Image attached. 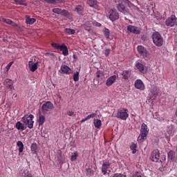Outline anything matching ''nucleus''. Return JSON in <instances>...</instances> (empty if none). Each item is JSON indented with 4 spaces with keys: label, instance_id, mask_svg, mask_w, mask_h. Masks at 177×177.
Segmentation results:
<instances>
[{
    "label": "nucleus",
    "instance_id": "5",
    "mask_svg": "<svg viewBox=\"0 0 177 177\" xmlns=\"http://www.w3.org/2000/svg\"><path fill=\"white\" fill-rule=\"evenodd\" d=\"M55 106L50 102V101L46 102L41 106V111L43 114H48V111L50 110H53Z\"/></svg>",
    "mask_w": 177,
    "mask_h": 177
},
{
    "label": "nucleus",
    "instance_id": "2",
    "mask_svg": "<svg viewBox=\"0 0 177 177\" xmlns=\"http://www.w3.org/2000/svg\"><path fill=\"white\" fill-rule=\"evenodd\" d=\"M152 39L156 46H162L164 44V39L158 32H156L152 35Z\"/></svg>",
    "mask_w": 177,
    "mask_h": 177
},
{
    "label": "nucleus",
    "instance_id": "29",
    "mask_svg": "<svg viewBox=\"0 0 177 177\" xmlns=\"http://www.w3.org/2000/svg\"><path fill=\"white\" fill-rule=\"evenodd\" d=\"M75 10L77 15H82L84 13V7L81 5H78L75 7Z\"/></svg>",
    "mask_w": 177,
    "mask_h": 177
},
{
    "label": "nucleus",
    "instance_id": "22",
    "mask_svg": "<svg viewBox=\"0 0 177 177\" xmlns=\"http://www.w3.org/2000/svg\"><path fill=\"white\" fill-rule=\"evenodd\" d=\"M47 3H51L53 5H57V3H64L66 0H44Z\"/></svg>",
    "mask_w": 177,
    "mask_h": 177
},
{
    "label": "nucleus",
    "instance_id": "18",
    "mask_svg": "<svg viewBox=\"0 0 177 177\" xmlns=\"http://www.w3.org/2000/svg\"><path fill=\"white\" fill-rule=\"evenodd\" d=\"M110 165L111 164L109 162H103L102 165V172L103 175H106V174H107V170L109 169V168H110Z\"/></svg>",
    "mask_w": 177,
    "mask_h": 177
},
{
    "label": "nucleus",
    "instance_id": "53",
    "mask_svg": "<svg viewBox=\"0 0 177 177\" xmlns=\"http://www.w3.org/2000/svg\"><path fill=\"white\" fill-rule=\"evenodd\" d=\"M126 3H127L129 8H132V6H133V4H132V3H131V1H128Z\"/></svg>",
    "mask_w": 177,
    "mask_h": 177
},
{
    "label": "nucleus",
    "instance_id": "49",
    "mask_svg": "<svg viewBox=\"0 0 177 177\" xmlns=\"http://www.w3.org/2000/svg\"><path fill=\"white\" fill-rule=\"evenodd\" d=\"M67 115H68L69 117H73V115H74V112L71 111H67Z\"/></svg>",
    "mask_w": 177,
    "mask_h": 177
},
{
    "label": "nucleus",
    "instance_id": "31",
    "mask_svg": "<svg viewBox=\"0 0 177 177\" xmlns=\"http://www.w3.org/2000/svg\"><path fill=\"white\" fill-rule=\"evenodd\" d=\"M16 128L19 131H20V129H21V131H24V129H26L24 124H23V123H21V122H17L16 123Z\"/></svg>",
    "mask_w": 177,
    "mask_h": 177
},
{
    "label": "nucleus",
    "instance_id": "48",
    "mask_svg": "<svg viewBox=\"0 0 177 177\" xmlns=\"http://www.w3.org/2000/svg\"><path fill=\"white\" fill-rule=\"evenodd\" d=\"M113 177H127V176L121 174H115Z\"/></svg>",
    "mask_w": 177,
    "mask_h": 177
},
{
    "label": "nucleus",
    "instance_id": "13",
    "mask_svg": "<svg viewBox=\"0 0 177 177\" xmlns=\"http://www.w3.org/2000/svg\"><path fill=\"white\" fill-rule=\"evenodd\" d=\"M175 23H176V17L175 15H171L166 20V26H168L169 27H174Z\"/></svg>",
    "mask_w": 177,
    "mask_h": 177
},
{
    "label": "nucleus",
    "instance_id": "30",
    "mask_svg": "<svg viewBox=\"0 0 177 177\" xmlns=\"http://www.w3.org/2000/svg\"><path fill=\"white\" fill-rule=\"evenodd\" d=\"M167 157L169 160H171V161H175V160H176L175 158V152L174 151H170L167 153Z\"/></svg>",
    "mask_w": 177,
    "mask_h": 177
},
{
    "label": "nucleus",
    "instance_id": "16",
    "mask_svg": "<svg viewBox=\"0 0 177 177\" xmlns=\"http://www.w3.org/2000/svg\"><path fill=\"white\" fill-rule=\"evenodd\" d=\"M158 93H160V88L157 86H153L151 89V96L153 99H156V97H157V96L158 95Z\"/></svg>",
    "mask_w": 177,
    "mask_h": 177
},
{
    "label": "nucleus",
    "instance_id": "38",
    "mask_svg": "<svg viewBox=\"0 0 177 177\" xmlns=\"http://www.w3.org/2000/svg\"><path fill=\"white\" fill-rule=\"evenodd\" d=\"M16 5H22L23 6H27V3L24 0H15Z\"/></svg>",
    "mask_w": 177,
    "mask_h": 177
},
{
    "label": "nucleus",
    "instance_id": "6",
    "mask_svg": "<svg viewBox=\"0 0 177 177\" xmlns=\"http://www.w3.org/2000/svg\"><path fill=\"white\" fill-rule=\"evenodd\" d=\"M109 19L111 21H115V20H118L120 19V14L117 12L115 8L111 9L109 11Z\"/></svg>",
    "mask_w": 177,
    "mask_h": 177
},
{
    "label": "nucleus",
    "instance_id": "19",
    "mask_svg": "<svg viewBox=\"0 0 177 177\" xmlns=\"http://www.w3.org/2000/svg\"><path fill=\"white\" fill-rule=\"evenodd\" d=\"M5 86L6 88H8L10 91H13L15 89V86H13V82L11 80L6 79Z\"/></svg>",
    "mask_w": 177,
    "mask_h": 177
},
{
    "label": "nucleus",
    "instance_id": "25",
    "mask_svg": "<svg viewBox=\"0 0 177 177\" xmlns=\"http://www.w3.org/2000/svg\"><path fill=\"white\" fill-rule=\"evenodd\" d=\"M88 3L91 8H95V9H97V1L88 0Z\"/></svg>",
    "mask_w": 177,
    "mask_h": 177
},
{
    "label": "nucleus",
    "instance_id": "43",
    "mask_svg": "<svg viewBox=\"0 0 177 177\" xmlns=\"http://www.w3.org/2000/svg\"><path fill=\"white\" fill-rule=\"evenodd\" d=\"M78 157V153L75 152L71 158V161H75L77 160V158Z\"/></svg>",
    "mask_w": 177,
    "mask_h": 177
},
{
    "label": "nucleus",
    "instance_id": "39",
    "mask_svg": "<svg viewBox=\"0 0 177 177\" xmlns=\"http://www.w3.org/2000/svg\"><path fill=\"white\" fill-rule=\"evenodd\" d=\"M96 77L97 78H101V80H102L103 77H104V72L102 71H98L96 73Z\"/></svg>",
    "mask_w": 177,
    "mask_h": 177
},
{
    "label": "nucleus",
    "instance_id": "54",
    "mask_svg": "<svg viewBox=\"0 0 177 177\" xmlns=\"http://www.w3.org/2000/svg\"><path fill=\"white\" fill-rule=\"evenodd\" d=\"M10 26H12V27L16 28V26H17V24L13 22V21H12Z\"/></svg>",
    "mask_w": 177,
    "mask_h": 177
},
{
    "label": "nucleus",
    "instance_id": "17",
    "mask_svg": "<svg viewBox=\"0 0 177 177\" xmlns=\"http://www.w3.org/2000/svg\"><path fill=\"white\" fill-rule=\"evenodd\" d=\"M127 30H129V32H133V34H140V30L138 29L137 27L132 25L127 26Z\"/></svg>",
    "mask_w": 177,
    "mask_h": 177
},
{
    "label": "nucleus",
    "instance_id": "52",
    "mask_svg": "<svg viewBox=\"0 0 177 177\" xmlns=\"http://www.w3.org/2000/svg\"><path fill=\"white\" fill-rule=\"evenodd\" d=\"M136 144H132L131 146L130 147V149H136Z\"/></svg>",
    "mask_w": 177,
    "mask_h": 177
},
{
    "label": "nucleus",
    "instance_id": "55",
    "mask_svg": "<svg viewBox=\"0 0 177 177\" xmlns=\"http://www.w3.org/2000/svg\"><path fill=\"white\" fill-rule=\"evenodd\" d=\"M122 2H124V3H127L129 1V0H122Z\"/></svg>",
    "mask_w": 177,
    "mask_h": 177
},
{
    "label": "nucleus",
    "instance_id": "47",
    "mask_svg": "<svg viewBox=\"0 0 177 177\" xmlns=\"http://www.w3.org/2000/svg\"><path fill=\"white\" fill-rule=\"evenodd\" d=\"M12 64H13V62H10L6 67L7 71H9L10 67H12Z\"/></svg>",
    "mask_w": 177,
    "mask_h": 177
},
{
    "label": "nucleus",
    "instance_id": "41",
    "mask_svg": "<svg viewBox=\"0 0 177 177\" xmlns=\"http://www.w3.org/2000/svg\"><path fill=\"white\" fill-rule=\"evenodd\" d=\"M104 34L106 38H107V39H109V38H110V30L108 28H105L104 30Z\"/></svg>",
    "mask_w": 177,
    "mask_h": 177
},
{
    "label": "nucleus",
    "instance_id": "59",
    "mask_svg": "<svg viewBox=\"0 0 177 177\" xmlns=\"http://www.w3.org/2000/svg\"><path fill=\"white\" fill-rule=\"evenodd\" d=\"M137 10H138V12H139V10H139V8H137Z\"/></svg>",
    "mask_w": 177,
    "mask_h": 177
},
{
    "label": "nucleus",
    "instance_id": "12",
    "mask_svg": "<svg viewBox=\"0 0 177 177\" xmlns=\"http://www.w3.org/2000/svg\"><path fill=\"white\" fill-rule=\"evenodd\" d=\"M117 9L119 12L123 13V15H129V10L121 3L117 5Z\"/></svg>",
    "mask_w": 177,
    "mask_h": 177
},
{
    "label": "nucleus",
    "instance_id": "15",
    "mask_svg": "<svg viewBox=\"0 0 177 177\" xmlns=\"http://www.w3.org/2000/svg\"><path fill=\"white\" fill-rule=\"evenodd\" d=\"M115 81H117V75H113L109 77L106 81V86H111V85H113Z\"/></svg>",
    "mask_w": 177,
    "mask_h": 177
},
{
    "label": "nucleus",
    "instance_id": "20",
    "mask_svg": "<svg viewBox=\"0 0 177 177\" xmlns=\"http://www.w3.org/2000/svg\"><path fill=\"white\" fill-rule=\"evenodd\" d=\"M28 66L30 68V71H32V73H34L37 68H38V62H35V64L32 62V61H30L28 62Z\"/></svg>",
    "mask_w": 177,
    "mask_h": 177
},
{
    "label": "nucleus",
    "instance_id": "58",
    "mask_svg": "<svg viewBox=\"0 0 177 177\" xmlns=\"http://www.w3.org/2000/svg\"><path fill=\"white\" fill-rule=\"evenodd\" d=\"M73 58L75 59V55H73Z\"/></svg>",
    "mask_w": 177,
    "mask_h": 177
},
{
    "label": "nucleus",
    "instance_id": "8",
    "mask_svg": "<svg viewBox=\"0 0 177 177\" xmlns=\"http://www.w3.org/2000/svg\"><path fill=\"white\" fill-rule=\"evenodd\" d=\"M59 72L61 73V74H66L67 75H70V74H73V69L68 67L67 65H62Z\"/></svg>",
    "mask_w": 177,
    "mask_h": 177
},
{
    "label": "nucleus",
    "instance_id": "32",
    "mask_svg": "<svg viewBox=\"0 0 177 177\" xmlns=\"http://www.w3.org/2000/svg\"><path fill=\"white\" fill-rule=\"evenodd\" d=\"M96 117V113H91V115H88L86 116L84 119H82L81 120V122H85V121H88V120H91V118H95Z\"/></svg>",
    "mask_w": 177,
    "mask_h": 177
},
{
    "label": "nucleus",
    "instance_id": "56",
    "mask_svg": "<svg viewBox=\"0 0 177 177\" xmlns=\"http://www.w3.org/2000/svg\"><path fill=\"white\" fill-rule=\"evenodd\" d=\"M131 150H132L133 154H135V153H136V149H131Z\"/></svg>",
    "mask_w": 177,
    "mask_h": 177
},
{
    "label": "nucleus",
    "instance_id": "51",
    "mask_svg": "<svg viewBox=\"0 0 177 177\" xmlns=\"http://www.w3.org/2000/svg\"><path fill=\"white\" fill-rule=\"evenodd\" d=\"M133 177H142V174L140 172H136L134 175Z\"/></svg>",
    "mask_w": 177,
    "mask_h": 177
},
{
    "label": "nucleus",
    "instance_id": "24",
    "mask_svg": "<svg viewBox=\"0 0 177 177\" xmlns=\"http://www.w3.org/2000/svg\"><path fill=\"white\" fill-rule=\"evenodd\" d=\"M83 27L86 30V31H91L92 28V22L86 21L85 24H83Z\"/></svg>",
    "mask_w": 177,
    "mask_h": 177
},
{
    "label": "nucleus",
    "instance_id": "3",
    "mask_svg": "<svg viewBox=\"0 0 177 177\" xmlns=\"http://www.w3.org/2000/svg\"><path fill=\"white\" fill-rule=\"evenodd\" d=\"M149 134V130L147 129V125L145 123H142L140 129V133L138 138V142H143L146 138H147V135Z\"/></svg>",
    "mask_w": 177,
    "mask_h": 177
},
{
    "label": "nucleus",
    "instance_id": "9",
    "mask_svg": "<svg viewBox=\"0 0 177 177\" xmlns=\"http://www.w3.org/2000/svg\"><path fill=\"white\" fill-rule=\"evenodd\" d=\"M150 158L153 162H158V160H160V151L158 149L153 150Z\"/></svg>",
    "mask_w": 177,
    "mask_h": 177
},
{
    "label": "nucleus",
    "instance_id": "37",
    "mask_svg": "<svg viewBox=\"0 0 177 177\" xmlns=\"http://www.w3.org/2000/svg\"><path fill=\"white\" fill-rule=\"evenodd\" d=\"M95 174V171L92 170V169L88 168L86 169V176H93V174Z\"/></svg>",
    "mask_w": 177,
    "mask_h": 177
},
{
    "label": "nucleus",
    "instance_id": "45",
    "mask_svg": "<svg viewBox=\"0 0 177 177\" xmlns=\"http://www.w3.org/2000/svg\"><path fill=\"white\" fill-rule=\"evenodd\" d=\"M110 52H111V50H110V48L105 49L104 55L106 57L110 55Z\"/></svg>",
    "mask_w": 177,
    "mask_h": 177
},
{
    "label": "nucleus",
    "instance_id": "44",
    "mask_svg": "<svg viewBox=\"0 0 177 177\" xmlns=\"http://www.w3.org/2000/svg\"><path fill=\"white\" fill-rule=\"evenodd\" d=\"M52 46H53V48H55V49H60V46H62V45L60 46L58 44L53 43Z\"/></svg>",
    "mask_w": 177,
    "mask_h": 177
},
{
    "label": "nucleus",
    "instance_id": "23",
    "mask_svg": "<svg viewBox=\"0 0 177 177\" xmlns=\"http://www.w3.org/2000/svg\"><path fill=\"white\" fill-rule=\"evenodd\" d=\"M59 50L62 52V54L64 55V56L68 55V49L67 48V46H65V44H62L60 46Z\"/></svg>",
    "mask_w": 177,
    "mask_h": 177
},
{
    "label": "nucleus",
    "instance_id": "50",
    "mask_svg": "<svg viewBox=\"0 0 177 177\" xmlns=\"http://www.w3.org/2000/svg\"><path fill=\"white\" fill-rule=\"evenodd\" d=\"M16 30H18V31H23V28L20 26L19 25H17L15 27Z\"/></svg>",
    "mask_w": 177,
    "mask_h": 177
},
{
    "label": "nucleus",
    "instance_id": "35",
    "mask_svg": "<svg viewBox=\"0 0 177 177\" xmlns=\"http://www.w3.org/2000/svg\"><path fill=\"white\" fill-rule=\"evenodd\" d=\"M17 145V146L19 147V153H23V150L24 149V145L23 144V142L21 141H18Z\"/></svg>",
    "mask_w": 177,
    "mask_h": 177
},
{
    "label": "nucleus",
    "instance_id": "7",
    "mask_svg": "<svg viewBox=\"0 0 177 177\" xmlns=\"http://www.w3.org/2000/svg\"><path fill=\"white\" fill-rule=\"evenodd\" d=\"M53 12L57 15H61V16H64V17H68L70 16V12L67 10H62V8H53Z\"/></svg>",
    "mask_w": 177,
    "mask_h": 177
},
{
    "label": "nucleus",
    "instance_id": "36",
    "mask_svg": "<svg viewBox=\"0 0 177 177\" xmlns=\"http://www.w3.org/2000/svg\"><path fill=\"white\" fill-rule=\"evenodd\" d=\"M66 34H68V35H73L75 34V30L71 29V28H66L65 29Z\"/></svg>",
    "mask_w": 177,
    "mask_h": 177
},
{
    "label": "nucleus",
    "instance_id": "10",
    "mask_svg": "<svg viewBox=\"0 0 177 177\" xmlns=\"http://www.w3.org/2000/svg\"><path fill=\"white\" fill-rule=\"evenodd\" d=\"M137 49L138 53H140V55L143 57H149V56H150V54L149 52H147V50H146L142 46H138Z\"/></svg>",
    "mask_w": 177,
    "mask_h": 177
},
{
    "label": "nucleus",
    "instance_id": "28",
    "mask_svg": "<svg viewBox=\"0 0 177 177\" xmlns=\"http://www.w3.org/2000/svg\"><path fill=\"white\" fill-rule=\"evenodd\" d=\"M131 77V72L129 71H125L122 73V78L124 80H128Z\"/></svg>",
    "mask_w": 177,
    "mask_h": 177
},
{
    "label": "nucleus",
    "instance_id": "14",
    "mask_svg": "<svg viewBox=\"0 0 177 177\" xmlns=\"http://www.w3.org/2000/svg\"><path fill=\"white\" fill-rule=\"evenodd\" d=\"M135 88L140 89V91H145V83L141 80H137L135 82Z\"/></svg>",
    "mask_w": 177,
    "mask_h": 177
},
{
    "label": "nucleus",
    "instance_id": "11",
    "mask_svg": "<svg viewBox=\"0 0 177 177\" xmlns=\"http://www.w3.org/2000/svg\"><path fill=\"white\" fill-rule=\"evenodd\" d=\"M136 67L142 74H146L147 73V66H145V64L140 62H136Z\"/></svg>",
    "mask_w": 177,
    "mask_h": 177
},
{
    "label": "nucleus",
    "instance_id": "34",
    "mask_svg": "<svg viewBox=\"0 0 177 177\" xmlns=\"http://www.w3.org/2000/svg\"><path fill=\"white\" fill-rule=\"evenodd\" d=\"M31 151H32V153H35L38 151V146L37 145V143H32L31 147Z\"/></svg>",
    "mask_w": 177,
    "mask_h": 177
},
{
    "label": "nucleus",
    "instance_id": "21",
    "mask_svg": "<svg viewBox=\"0 0 177 177\" xmlns=\"http://www.w3.org/2000/svg\"><path fill=\"white\" fill-rule=\"evenodd\" d=\"M19 174L22 177H32V174H31V172L26 169H21Z\"/></svg>",
    "mask_w": 177,
    "mask_h": 177
},
{
    "label": "nucleus",
    "instance_id": "33",
    "mask_svg": "<svg viewBox=\"0 0 177 177\" xmlns=\"http://www.w3.org/2000/svg\"><path fill=\"white\" fill-rule=\"evenodd\" d=\"M45 116L40 115H39V120H38V122H39V127H41V125H44V123L45 122Z\"/></svg>",
    "mask_w": 177,
    "mask_h": 177
},
{
    "label": "nucleus",
    "instance_id": "26",
    "mask_svg": "<svg viewBox=\"0 0 177 177\" xmlns=\"http://www.w3.org/2000/svg\"><path fill=\"white\" fill-rule=\"evenodd\" d=\"M94 126L97 129H100L102 128V120L99 119H95L93 122Z\"/></svg>",
    "mask_w": 177,
    "mask_h": 177
},
{
    "label": "nucleus",
    "instance_id": "4",
    "mask_svg": "<svg viewBox=\"0 0 177 177\" xmlns=\"http://www.w3.org/2000/svg\"><path fill=\"white\" fill-rule=\"evenodd\" d=\"M116 117L120 120H123V121H126L128 117H129V114H128V109H119L118 111Z\"/></svg>",
    "mask_w": 177,
    "mask_h": 177
},
{
    "label": "nucleus",
    "instance_id": "40",
    "mask_svg": "<svg viewBox=\"0 0 177 177\" xmlns=\"http://www.w3.org/2000/svg\"><path fill=\"white\" fill-rule=\"evenodd\" d=\"M80 80V73L76 72L73 74V81L75 82H78Z\"/></svg>",
    "mask_w": 177,
    "mask_h": 177
},
{
    "label": "nucleus",
    "instance_id": "1",
    "mask_svg": "<svg viewBox=\"0 0 177 177\" xmlns=\"http://www.w3.org/2000/svg\"><path fill=\"white\" fill-rule=\"evenodd\" d=\"M34 115H25L22 118V122L25 124V125H27L28 128L29 129H32L34 128Z\"/></svg>",
    "mask_w": 177,
    "mask_h": 177
},
{
    "label": "nucleus",
    "instance_id": "57",
    "mask_svg": "<svg viewBox=\"0 0 177 177\" xmlns=\"http://www.w3.org/2000/svg\"><path fill=\"white\" fill-rule=\"evenodd\" d=\"M115 3H118L120 2V0H113Z\"/></svg>",
    "mask_w": 177,
    "mask_h": 177
},
{
    "label": "nucleus",
    "instance_id": "42",
    "mask_svg": "<svg viewBox=\"0 0 177 177\" xmlns=\"http://www.w3.org/2000/svg\"><path fill=\"white\" fill-rule=\"evenodd\" d=\"M1 21H3V23H6V24H10V26L13 21L10 20L9 19L2 18Z\"/></svg>",
    "mask_w": 177,
    "mask_h": 177
},
{
    "label": "nucleus",
    "instance_id": "27",
    "mask_svg": "<svg viewBox=\"0 0 177 177\" xmlns=\"http://www.w3.org/2000/svg\"><path fill=\"white\" fill-rule=\"evenodd\" d=\"M35 21H36V19L35 18H30V16L28 15L26 16V24H34Z\"/></svg>",
    "mask_w": 177,
    "mask_h": 177
},
{
    "label": "nucleus",
    "instance_id": "46",
    "mask_svg": "<svg viewBox=\"0 0 177 177\" xmlns=\"http://www.w3.org/2000/svg\"><path fill=\"white\" fill-rule=\"evenodd\" d=\"M93 25L95 26V27H102V24L97 21H93Z\"/></svg>",
    "mask_w": 177,
    "mask_h": 177
}]
</instances>
